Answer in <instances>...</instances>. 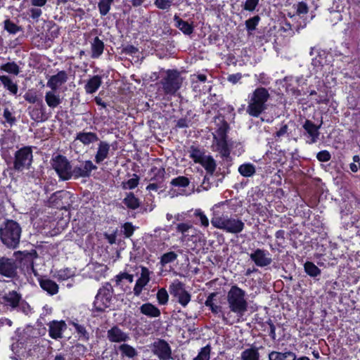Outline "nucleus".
<instances>
[{
	"mask_svg": "<svg viewBox=\"0 0 360 360\" xmlns=\"http://www.w3.org/2000/svg\"><path fill=\"white\" fill-rule=\"evenodd\" d=\"M21 233V226L13 219H6L0 226V239L8 248L15 249L18 248Z\"/></svg>",
	"mask_w": 360,
	"mask_h": 360,
	"instance_id": "obj_1",
	"label": "nucleus"
},
{
	"mask_svg": "<svg viewBox=\"0 0 360 360\" xmlns=\"http://www.w3.org/2000/svg\"><path fill=\"white\" fill-rule=\"evenodd\" d=\"M270 98L268 90L264 87L257 88L248 96L246 112L252 117H257L268 108L266 102Z\"/></svg>",
	"mask_w": 360,
	"mask_h": 360,
	"instance_id": "obj_2",
	"label": "nucleus"
},
{
	"mask_svg": "<svg viewBox=\"0 0 360 360\" xmlns=\"http://www.w3.org/2000/svg\"><path fill=\"white\" fill-rule=\"evenodd\" d=\"M226 299L230 311L235 313L238 319L242 318L248 309L245 291L236 285H232Z\"/></svg>",
	"mask_w": 360,
	"mask_h": 360,
	"instance_id": "obj_3",
	"label": "nucleus"
},
{
	"mask_svg": "<svg viewBox=\"0 0 360 360\" xmlns=\"http://www.w3.org/2000/svg\"><path fill=\"white\" fill-rule=\"evenodd\" d=\"M211 224L215 228L235 234L240 233L245 227V224L240 219L224 214L214 217Z\"/></svg>",
	"mask_w": 360,
	"mask_h": 360,
	"instance_id": "obj_4",
	"label": "nucleus"
},
{
	"mask_svg": "<svg viewBox=\"0 0 360 360\" xmlns=\"http://www.w3.org/2000/svg\"><path fill=\"white\" fill-rule=\"evenodd\" d=\"M50 163L60 181H65L71 179L72 165L67 157L57 154L52 157Z\"/></svg>",
	"mask_w": 360,
	"mask_h": 360,
	"instance_id": "obj_5",
	"label": "nucleus"
},
{
	"mask_svg": "<svg viewBox=\"0 0 360 360\" xmlns=\"http://www.w3.org/2000/svg\"><path fill=\"white\" fill-rule=\"evenodd\" d=\"M183 78L176 70H168L160 83L165 94L174 95L181 88Z\"/></svg>",
	"mask_w": 360,
	"mask_h": 360,
	"instance_id": "obj_6",
	"label": "nucleus"
},
{
	"mask_svg": "<svg viewBox=\"0 0 360 360\" xmlns=\"http://www.w3.org/2000/svg\"><path fill=\"white\" fill-rule=\"evenodd\" d=\"M1 299L7 307L11 310H17L27 315L31 311L29 304L22 298V296L15 290L9 291L6 293Z\"/></svg>",
	"mask_w": 360,
	"mask_h": 360,
	"instance_id": "obj_7",
	"label": "nucleus"
},
{
	"mask_svg": "<svg viewBox=\"0 0 360 360\" xmlns=\"http://www.w3.org/2000/svg\"><path fill=\"white\" fill-rule=\"evenodd\" d=\"M33 160L32 150L30 146H24L14 154L13 169L18 172L29 169Z\"/></svg>",
	"mask_w": 360,
	"mask_h": 360,
	"instance_id": "obj_8",
	"label": "nucleus"
},
{
	"mask_svg": "<svg viewBox=\"0 0 360 360\" xmlns=\"http://www.w3.org/2000/svg\"><path fill=\"white\" fill-rule=\"evenodd\" d=\"M14 255H15V259L18 262V268L22 270L25 269L28 274L32 272L34 276L38 275L34 266V260L38 257V253L35 250L18 251Z\"/></svg>",
	"mask_w": 360,
	"mask_h": 360,
	"instance_id": "obj_9",
	"label": "nucleus"
},
{
	"mask_svg": "<svg viewBox=\"0 0 360 360\" xmlns=\"http://www.w3.org/2000/svg\"><path fill=\"white\" fill-rule=\"evenodd\" d=\"M169 293L183 307H186L191 299V295L186 290L185 284L179 280H175L169 285Z\"/></svg>",
	"mask_w": 360,
	"mask_h": 360,
	"instance_id": "obj_10",
	"label": "nucleus"
},
{
	"mask_svg": "<svg viewBox=\"0 0 360 360\" xmlns=\"http://www.w3.org/2000/svg\"><path fill=\"white\" fill-rule=\"evenodd\" d=\"M18 262L13 258L0 257V275L8 278L18 277Z\"/></svg>",
	"mask_w": 360,
	"mask_h": 360,
	"instance_id": "obj_11",
	"label": "nucleus"
},
{
	"mask_svg": "<svg viewBox=\"0 0 360 360\" xmlns=\"http://www.w3.org/2000/svg\"><path fill=\"white\" fill-rule=\"evenodd\" d=\"M70 198V193L65 190L58 191L49 197L47 204L49 207H55L59 210H68L70 204L68 202H63V200L69 199Z\"/></svg>",
	"mask_w": 360,
	"mask_h": 360,
	"instance_id": "obj_12",
	"label": "nucleus"
},
{
	"mask_svg": "<svg viewBox=\"0 0 360 360\" xmlns=\"http://www.w3.org/2000/svg\"><path fill=\"white\" fill-rule=\"evenodd\" d=\"M80 165H72L71 179L89 178L93 170L97 169V167L91 160L79 161Z\"/></svg>",
	"mask_w": 360,
	"mask_h": 360,
	"instance_id": "obj_13",
	"label": "nucleus"
},
{
	"mask_svg": "<svg viewBox=\"0 0 360 360\" xmlns=\"http://www.w3.org/2000/svg\"><path fill=\"white\" fill-rule=\"evenodd\" d=\"M152 351L160 360H169L172 359L171 347L163 339H158L153 343Z\"/></svg>",
	"mask_w": 360,
	"mask_h": 360,
	"instance_id": "obj_14",
	"label": "nucleus"
},
{
	"mask_svg": "<svg viewBox=\"0 0 360 360\" xmlns=\"http://www.w3.org/2000/svg\"><path fill=\"white\" fill-rule=\"evenodd\" d=\"M322 124V120L319 125H316L311 120H305L302 124V128L304 130L303 134L309 139V140L307 141V143L312 144L318 141L320 135L319 129Z\"/></svg>",
	"mask_w": 360,
	"mask_h": 360,
	"instance_id": "obj_15",
	"label": "nucleus"
},
{
	"mask_svg": "<svg viewBox=\"0 0 360 360\" xmlns=\"http://www.w3.org/2000/svg\"><path fill=\"white\" fill-rule=\"evenodd\" d=\"M113 293L98 290L94 302V310L103 312L105 309L110 307Z\"/></svg>",
	"mask_w": 360,
	"mask_h": 360,
	"instance_id": "obj_16",
	"label": "nucleus"
},
{
	"mask_svg": "<svg viewBox=\"0 0 360 360\" xmlns=\"http://www.w3.org/2000/svg\"><path fill=\"white\" fill-rule=\"evenodd\" d=\"M269 255L268 251L257 248L250 255V257L257 266L264 267L272 262V259L268 257Z\"/></svg>",
	"mask_w": 360,
	"mask_h": 360,
	"instance_id": "obj_17",
	"label": "nucleus"
},
{
	"mask_svg": "<svg viewBox=\"0 0 360 360\" xmlns=\"http://www.w3.org/2000/svg\"><path fill=\"white\" fill-rule=\"evenodd\" d=\"M49 336L55 340L63 338V333L68 326L64 321H52L48 323Z\"/></svg>",
	"mask_w": 360,
	"mask_h": 360,
	"instance_id": "obj_18",
	"label": "nucleus"
},
{
	"mask_svg": "<svg viewBox=\"0 0 360 360\" xmlns=\"http://www.w3.org/2000/svg\"><path fill=\"white\" fill-rule=\"evenodd\" d=\"M68 79V73L65 70H60L49 77L46 86L53 91H57L61 85L67 82Z\"/></svg>",
	"mask_w": 360,
	"mask_h": 360,
	"instance_id": "obj_19",
	"label": "nucleus"
},
{
	"mask_svg": "<svg viewBox=\"0 0 360 360\" xmlns=\"http://www.w3.org/2000/svg\"><path fill=\"white\" fill-rule=\"evenodd\" d=\"M107 338L112 342H127L130 338L129 335L124 333L117 326H114L108 330Z\"/></svg>",
	"mask_w": 360,
	"mask_h": 360,
	"instance_id": "obj_20",
	"label": "nucleus"
},
{
	"mask_svg": "<svg viewBox=\"0 0 360 360\" xmlns=\"http://www.w3.org/2000/svg\"><path fill=\"white\" fill-rule=\"evenodd\" d=\"M150 271L145 266L141 267V272L140 278L136 281L134 288V293L136 296H139L141 293L143 288L150 281Z\"/></svg>",
	"mask_w": 360,
	"mask_h": 360,
	"instance_id": "obj_21",
	"label": "nucleus"
},
{
	"mask_svg": "<svg viewBox=\"0 0 360 360\" xmlns=\"http://www.w3.org/2000/svg\"><path fill=\"white\" fill-rule=\"evenodd\" d=\"M37 338L31 335L26 336L25 334L18 340V345L20 348L27 349V356L32 355V349L38 347L39 344L37 343Z\"/></svg>",
	"mask_w": 360,
	"mask_h": 360,
	"instance_id": "obj_22",
	"label": "nucleus"
},
{
	"mask_svg": "<svg viewBox=\"0 0 360 360\" xmlns=\"http://www.w3.org/2000/svg\"><path fill=\"white\" fill-rule=\"evenodd\" d=\"M39 283L40 287L49 295H53L58 293L59 288L55 281L47 278L41 277L39 278Z\"/></svg>",
	"mask_w": 360,
	"mask_h": 360,
	"instance_id": "obj_23",
	"label": "nucleus"
},
{
	"mask_svg": "<svg viewBox=\"0 0 360 360\" xmlns=\"http://www.w3.org/2000/svg\"><path fill=\"white\" fill-rule=\"evenodd\" d=\"M214 139L217 140V150L219 151L221 156L226 159L229 158L231 144L228 140V138L217 139L216 136H214Z\"/></svg>",
	"mask_w": 360,
	"mask_h": 360,
	"instance_id": "obj_24",
	"label": "nucleus"
},
{
	"mask_svg": "<svg viewBox=\"0 0 360 360\" xmlns=\"http://www.w3.org/2000/svg\"><path fill=\"white\" fill-rule=\"evenodd\" d=\"M110 144L106 141H101L98 143V150L95 155V162L100 164L108 156L110 151Z\"/></svg>",
	"mask_w": 360,
	"mask_h": 360,
	"instance_id": "obj_25",
	"label": "nucleus"
},
{
	"mask_svg": "<svg viewBox=\"0 0 360 360\" xmlns=\"http://www.w3.org/2000/svg\"><path fill=\"white\" fill-rule=\"evenodd\" d=\"M140 312L149 318H157L161 314L160 310L154 304L147 302L139 307Z\"/></svg>",
	"mask_w": 360,
	"mask_h": 360,
	"instance_id": "obj_26",
	"label": "nucleus"
},
{
	"mask_svg": "<svg viewBox=\"0 0 360 360\" xmlns=\"http://www.w3.org/2000/svg\"><path fill=\"white\" fill-rule=\"evenodd\" d=\"M269 360H297L295 353L291 351H272L269 354Z\"/></svg>",
	"mask_w": 360,
	"mask_h": 360,
	"instance_id": "obj_27",
	"label": "nucleus"
},
{
	"mask_svg": "<svg viewBox=\"0 0 360 360\" xmlns=\"http://www.w3.org/2000/svg\"><path fill=\"white\" fill-rule=\"evenodd\" d=\"M175 26L179 29L184 34L191 35L194 31V27L187 21L183 20L176 14L174 16Z\"/></svg>",
	"mask_w": 360,
	"mask_h": 360,
	"instance_id": "obj_28",
	"label": "nucleus"
},
{
	"mask_svg": "<svg viewBox=\"0 0 360 360\" xmlns=\"http://www.w3.org/2000/svg\"><path fill=\"white\" fill-rule=\"evenodd\" d=\"M102 84V77L99 75H94L90 78L84 86L86 94L95 93Z\"/></svg>",
	"mask_w": 360,
	"mask_h": 360,
	"instance_id": "obj_29",
	"label": "nucleus"
},
{
	"mask_svg": "<svg viewBox=\"0 0 360 360\" xmlns=\"http://www.w3.org/2000/svg\"><path fill=\"white\" fill-rule=\"evenodd\" d=\"M104 47L103 41L100 39L98 37H94L93 41L91 42V57L92 58H99L103 53Z\"/></svg>",
	"mask_w": 360,
	"mask_h": 360,
	"instance_id": "obj_30",
	"label": "nucleus"
},
{
	"mask_svg": "<svg viewBox=\"0 0 360 360\" xmlns=\"http://www.w3.org/2000/svg\"><path fill=\"white\" fill-rule=\"evenodd\" d=\"M122 203L130 210H136L141 205L140 200L136 198L133 192L125 193V198L122 200Z\"/></svg>",
	"mask_w": 360,
	"mask_h": 360,
	"instance_id": "obj_31",
	"label": "nucleus"
},
{
	"mask_svg": "<svg viewBox=\"0 0 360 360\" xmlns=\"http://www.w3.org/2000/svg\"><path fill=\"white\" fill-rule=\"evenodd\" d=\"M217 120L219 121V123H217L218 128L217 129V133L218 134L219 139L228 138L227 132L229 129V125L228 122L222 116L216 117L215 122H217Z\"/></svg>",
	"mask_w": 360,
	"mask_h": 360,
	"instance_id": "obj_32",
	"label": "nucleus"
},
{
	"mask_svg": "<svg viewBox=\"0 0 360 360\" xmlns=\"http://www.w3.org/2000/svg\"><path fill=\"white\" fill-rule=\"evenodd\" d=\"M199 163L205 169L207 174L210 176H214L217 165L212 156L206 155Z\"/></svg>",
	"mask_w": 360,
	"mask_h": 360,
	"instance_id": "obj_33",
	"label": "nucleus"
},
{
	"mask_svg": "<svg viewBox=\"0 0 360 360\" xmlns=\"http://www.w3.org/2000/svg\"><path fill=\"white\" fill-rule=\"evenodd\" d=\"M75 140L80 141L84 145H89L98 141V137L94 132H79Z\"/></svg>",
	"mask_w": 360,
	"mask_h": 360,
	"instance_id": "obj_34",
	"label": "nucleus"
},
{
	"mask_svg": "<svg viewBox=\"0 0 360 360\" xmlns=\"http://www.w3.org/2000/svg\"><path fill=\"white\" fill-rule=\"evenodd\" d=\"M56 91H49L46 93L45 101L47 105L51 108H55L61 103L60 96L55 93Z\"/></svg>",
	"mask_w": 360,
	"mask_h": 360,
	"instance_id": "obj_35",
	"label": "nucleus"
},
{
	"mask_svg": "<svg viewBox=\"0 0 360 360\" xmlns=\"http://www.w3.org/2000/svg\"><path fill=\"white\" fill-rule=\"evenodd\" d=\"M0 82L2 83L4 88L8 90L12 94H17L18 90V85L17 84L14 83L8 76L1 75Z\"/></svg>",
	"mask_w": 360,
	"mask_h": 360,
	"instance_id": "obj_36",
	"label": "nucleus"
},
{
	"mask_svg": "<svg viewBox=\"0 0 360 360\" xmlns=\"http://www.w3.org/2000/svg\"><path fill=\"white\" fill-rule=\"evenodd\" d=\"M238 172L245 177L252 176L255 172V167L251 163H245L238 167Z\"/></svg>",
	"mask_w": 360,
	"mask_h": 360,
	"instance_id": "obj_37",
	"label": "nucleus"
},
{
	"mask_svg": "<svg viewBox=\"0 0 360 360\" xmlns=\"http://www.w3.org/2000/svg\"><path fill=\"white\" fill-rule=\"evenodd\" d=\"M241 360H259V354L256 347L246 349L241 354Z\"/></svg>",
	"mask_w": 360,
	"mask_h": 360,
	"instance_id": "obj_38",
	"label": "nucleus"
},
{
	"mask_svg": "<svg viewBox=\"0 0 360 360\" xmlns=\"http://www.w3.org/2000/svg\"><path fill=\"white\" fill-rule=\"evenodd\" d=\"M305 273L311 277H316L321 274V270L312 262L307 261L304 264Z\"/></svg>",
	"mask_w": 360,
	"mask_h": 360,
	"instance_id": "obj_39",
	"label": "nucleus"
},
{
	"mask_svg": "<svg viewBox=\"0 0 360 360\" xmlns=\"http://www.w3.org/2000/svg\"><path fill=\"white\" fill-rule=\"evenodd\" d=\"M139 180V176L136 174H133L131 179L122 182L121 187L123 190H132L138 186Z\"/></svg>",
	"mask_w": 360,
	"mask_h": 360,
	"instance_id": "obj_40",
	"label": "nucleus"
},
{
	"mask_svg": "<svg viewBox=\"0 0 360 360\" xmlns=\"http://www.w3.org/2000/svg\"><path fill=\"white\" fill-rule=\"evenodd\" d=\"M189 153L190 157L197 163H199L206 156L203 150L194 146L190 147Z\"/></svg>",
	"mask_w": 360,
	"mask_h": 360,
	"instance_id": "obj_41",
	"label": "nucleus"
},
{
	"mask_svg": "<svg viewBox=\"0 0 360 360\" xmlns=\"http://www.w3.org/2000/svg\"><path fill=\"white\" fill-rule=\"evenodd\" d=\"M119 349L123 356H126L129 358H134L138 354L137 351L128 344H122L120 345Z\"/></svg>",
	"mask_w": 360,
	"mask_h": 360,
	"instance_id": "obj_42",
	"label": "nucleus"
},
{
	"mask_svg": "<svg viewBox=\"0 0 360 360\" xmlns=\"http://www.w3.org/2000/svg\"><path fill=\"white\" fill-rule=\"evenodd\" d=\"M0 70L15 75H18L20 72V68L15 62H8L2 65Z\"/></svg>",
	"mask_w": 360,
	"mask_h": 360,
	"instance_id": "obj_43",
	"label": "nucleus"
},
{
	"mask_svg": "<svg viewBox=\"0 0 360 360\" xmlns=\"http://www.w3.org/2000/svg\"><path fill=\"white\" fill-rule=\"evenodd\" d=\"M190 184V180L188 177L184 176H179L176 178L173 179L170 184L174 187H182L186 188Z\"/></svg>",
	"mask_w": 360,
	"mask_h": 360,
	"instance_id": "obj_44",
	"label": "nucleus"
},
{
	"mask_svg": "<svg viewBox=\"0 0 360 360\" xmlns=\"http://www.w3.org/2000/svg\"><path fill=\"white\" fill-rule=\"evenodd\" d=\"M30 115L32 120L37 122H44L49 119V116L46 114L41 113L37 108H32L30 112Z\"/></svg>",
	"mask_w": 360,
	"mask_h": 360,
	"instance_id": "obj_45",
	"label": "nucleus"
},
{
	"mask_svg": "<svg viewBox=\"0 0 360 360\" xmlns=\"http://www.w3.org/2000/svg\"><path fill=\"white\" fill-rule=\"evenodd\" d=\"M176 258L177 255L174 252H166L161 256L160 263L162 266H165L166 264L176 260Z\"/></svg>",
	"mask_w": 360,
	"mask_h": 360,
	"instance_id": "obj_46",
	"label": "nucleus"
},
{
	"mask_svg": "<svg viewBox=\"0 0 360 360\" xmlns=\"http://www.w3.org/2000/svg\"><path fill=\"white\" fill-rule=\"evenodd\" d=\"M260 20V17L257 15H255L245 21V27L246 30L249 33H251L252 31L256 29L257 25H258Z\"/></svg>",
	"mask_w": 360,
	"mask_h": 360,
	"instance_id": "obj_47",
	"label": "nucleus"
},
{
	"mask_svg": "<svg viewBox=\"0 0 360 360\" xmlns=\"http://www.w3.org/2000/svg\"><path fill=\"white\" fill-rule=\"evenodd\" d=\"M211 347L207 345L202 347L198 356L193 359V360H210Z\"/></svg>",
	"mask_w": 360,
	"mask_h": 360,
	"instance_id": "obj_48",
	"label": "nucleus"
},
{
	"mask_svg": "<svg viewBox=\"0 0 360 360\" xmlns=\"http://www.w3.org/2000/svg\"><path fill=\"white\" fill-rule=\"evenodd\" d=\"M4 29L10 34H13L21 30V27L12 22L10 19H7L4 21Z\"/></svg>",
	"mask_w": 360,
	"mask_h": 360,
	"instance_id": "obj_49",
	"label": "nucleus"
},
{
	"mask_svg": "<svg viewBox=\"0 0 360 360\" xmlns=\"http://www.w3.org/2000/svg\"><path fill=\"white\" fill-rule=\"evenodd\" d=\"M157 299L160 304L165 305L168 302L169 295L165 288H160L157 292Z\"/></svg>",
	"mask_w": 360,
	"mask_h": 360,
	"instance_id": "obj_50",
	"label": "nucleus"
},
{
	"mask_svg": "<svg viewBox=\"0 0 360 360\" xmlns=\"http://www.w3.org/2000/svg\"><path fill=\"white\" fill-rule=\"evenodd\" d=\"M124 279L127 280L129 283H132L134 281V276L126 272L120 273L115 276L116 285H120Z\"/></svg>",
	"mask_w": 360,
	"mask_h": 360,
	"instance_id": "obj_51",
	"label": "nucleus"
},
{
	"mask_svg": "<svg viewBox=\"0 0 360 360\" xmlns=\"http://www.w3.org/2000/svg\"><path fill=\"white\" fill-rule=\"evenodd\" d=\"M111 4H112L105 0H100L98 4V7L99 9V12L102 16H104L108 14L110 9Z\"/></svg>",
	"mask_w": 360,
	"mask_h": 360,
	"instance_id": "obj_52",
	"label": "nucleus"
},
{
	"mask_svg": "<svg viewBox=\"0 0 360 360\" xmlns=\"http://www.w3.org/2000/svg\"><path fill=\"white\" fill-rule=\"evenodd\" d=\"M150 173L154 174L153 178L151 179L153 180V179H156L157 181L161 180L162 181L164 179V176L165 174V170L164 168H157L156 167H153L150 169Z\"/></svg>",
	"mask_w": 360,
	"mask_h": 360,
	"instance_id": "obj_53",
	"label": "nucleus"
},
{
	"mask_svg": "<svg viewBox=\"0 0 360 360\" xmlns=\"http://www.w3.org/2000/svg\"><path fill=\"white\" fill-rule=\"evenodd\" d=\"M24 98L26 101L29 102L30 103H39V101H42L40 98H38L36 93L29 90L27 92L25 93L24 95Z\"/></svg>",
	"mask_w": 360,
	"mask_h": 360,
	"instance_id": "obj_54",
	"label": "nucleus"
},
{
	"mask_svg": "<svg viewBox=\"0 0 360 360\" xmlns=\"http://www.w3.org/2000/svg\"><path fill=\"white\" fill-rule=\"evenodd\" d=\"M77 333L79 335V337L83 338L84 340H87L89 338V334L86 331L85 327L79 323H73Z\"/></svg>",
	"mask_w": 360,
	"mask_h": 360,
	"instance_id": "obj_55",
	"label": "nucleus"
},
{
	"mask_svg": "<svg viewBox=\"0 0 360 360\" xmlns=\"http://www.w3.org/2000/svg\"><path fill=\"white\" fill-rule=\"evenodd\" d=\"M122 229H123V233L126 238H129L134 233L135 230V227L132 225L131 222H126L122 226Z\"/></svg>",
	"mask_w": 360,
	"mask_h": 360,
	"instance_id": "obj_56",
	"label": "nucleus"
},
{
	"mask_svg": "<svg viewBox=\"0 0 360 360\" xmlns=\"http://www.w3.org/2000/svg\"><path fill=\"white\" fill-rule=\"evenodd\" d=\"M194 215L196 217L199 218V220L202 226L205 227L209 226V220L201 210H195Z\"/></svg>",
	"mask_w": 360,
	"mask_h": 360,
	"instance_id": "obj_57",
	"label": "nucleus"
},
{
	"mask_svg": "<svg viewBox=\"0 0 360 360\" xmlns=\"http://www.w3.org/2000/svg\"><path fill=\"white\" fill-rule=\"evenodd\" d=\"M193 117H187L186 116L180 118L176 124V128L183 129L188 128L191 122V120Z\"/></svg>",
	"mask_w": 360,
	"mask_h": 360,
	"instance_id": "obj_58",
	"label": "nucleus"
},
{
	"mask_svg": "<svg viewBox=\"0 0 360 360\" xmlns=\"http://www.w3.org/2000/svg\"><path fill=\"white\" fill-rule=\"evenodd\" d=\"M3 117L11 126L14 124L17 121L15 117L13 115L12 112L7 108L4 110Z\"/></svg>",
	"mask_w": 360,
	"mask_h": 360,
	"instance_id": "obj_59",
	"label": "nucleus"
},
{
	"mask_svg": "<svg viewBox=\"0 0 360 360\" xmlns=\"http://www.w3.org/2000/svg\"><path fill=\"white\" fill-rule=\"evenodd\" d=\"M259 0H246L243 8L245 11H254L259 4Z\"/></svg>",
	"mask_w": 360,
	"mask_h": 360,
	"instance_id": "obj_60",
	"label": "nucleus"
},
{
	"mask_svg": "<svg viewBox=\"0 0 360 360\" xmlns=\"http://www.w3.org/2000/svg\"><path fill=\"white\" fill-rule=\"evenodd\" d=\"M155 6L162 10H167L172 5L171 0H155Z\"/></svg>",
	"mask_w": 360,
	"mask_h": 360,
	"instance_id": "obj_61",
	"label": "nucleus"
},
{
	"mask_svg": "<svg viewBox=\"0 0 360 360\" xmlns=\"http://www.w3.org/2000/svg\"><path fill=\"white\" fill-rule=\"evenodd\" d=\"M316 158L320 162H328L330 160L331 155L328 150H323L317 153Z\"/></svg>",
	"mask_w": 360,
	"mask_h": 360,
	"instance_id": "obj_62",
	"label": "nucleus"
},
{
	"mask_svg": "<svg viewBox=\"0 0 360 360\" xmlns=\"http://www.w3.org/2000/svg\"><path fill=\"white\" fill-rule=\"evenodd\" d=\"M309 8L307 4L304 2L301 1L299 2L297 6V14L301 15V14H306L308 13Z\"/></svg>",
	"mask_w": 360,
	"mask_h": 360,
	"instance_id": "obj_63",
	"label": "nucleus"
},
{
	"mask_svg": "<svg viewBox=\"0 0 360 360\" xmlns=\"http://www.w3.org/2000/svg\"><path fill=\"white\" fill-rule=\"evenodd\" d=\"M139 51V49L133 45H127L124 47L122 50V53L132 55L135 54Z\"/></svg>",
	"mask_w": 360,
	"mask_h": 360,
	"instance_id": "obj_64",
	"label": "nucleus"
}]
</instances>
